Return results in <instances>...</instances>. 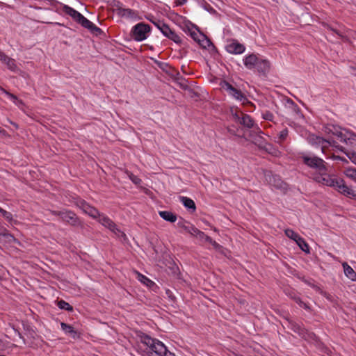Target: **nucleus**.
Listing matches in <instances>:
<instances>
[{
    "label": "nucleus",
    "instance_id": "nucleus-1",
    "mask_svg": "<svg viewBox=\"0 0 356 356\" xmlns=\"http://www.w3.org/2000/svg\"><path fill=\"white\" fill-rule=\"evenodd\" d=\"M143 343L145 346L143 350L144 356H175L158 339L147 336L144 337Z\"/></svg>",
    "mask_w": 356,
    "mask_h": 356
},
{
    "label": "nucleus",
    "instance_id": "nucleus-2",
    "mask_svg": "<svg viewBox=\"0 0 356 356\" xmlns=\"http://www.w3.org/2000/svg\"><path fill=\"white\" fill-rule=\"evenodd\" d=\"M325 131L335 136L346 145H352L356 142V134L346 129L330 124L326 127Z\"/></svg>",
    "mask_w": 356,
    "mask_h": 356
},
{
    "label": "nucleus",
    "instance_id": "nucleus-3",
    "mask_svg": "<svg viewBox=\"0 0 356 356\" xmlns=\"http://www.w3.org/2000/svg\"><path fill=\"white\" fill-rule=\"evenodd\" d=\"M51 213L53 215L60 217L63 222L72 226L81 227L83 225L76 214L70 210L63 209L61 211H53Z\"/></svg>",
    "mask_w": 356,
    "mask_h": 356
},
{
    "label": "nucleus",
    "instance_id": "nucleus-4",
    "mask_svg": "<svg viewBox=\"0 0 356 356\" xmlns=\"http://www.w3.org/2000/svg\"><path fill=\"white\" fill-rule=\"evenodd\" d=\"M303 163L308 167L315 169L316 172L323 171L325 170V162L322 159L316 156H309L308 154H303L301 156Z\"/></svg>",
    "mask_w": 356,
    "mask_h": 356
},
{
    "label": "nucleus",
    "instance_id": "nucleus-5",
    "mask_svg": "<svg viewBox=\"0 0 356 356\" xmlns=\"http://www.w3.org/2000/svg\"><path fill=\"white\" fill-rule=\"evenodd\" d=\"M150 31V26L143 22L136 24L131 29L132 37L138 42L145 40Z\"/></svg>",
    "mask_w": 356,
    "mask_h": 356
},
{
    "label": "nucleus",
    "instance_id": "nucleus-6",
    "mask_svg": "<svg viewBox=\"0 0 356 356\" xmlns=\"http://www.w3.org/2000/svg\"><path fill=\"white\" fill-rule=\"evenodd\" d=\"M97 218L99 223L113 232L117 236L120 237L125 236L124 232H122L117 227L115 223L107 216L99 213V216H98Z\"/></svg>",
    "mask_w": 356,
    "mask_h": 356
},
{
    "label": "nucleus",
    "instance_id": "nucleus-7",
    "mask_svg": "<svg viewBox=\"0 0 356 356\" xmlns=\"http://www.w3.org/2000/svg\"><path fill=\"white\" fill-rule=\"evenodd\" d=\"M97 218L99 223L113 232L117 236L120 237L125 236L124 232H122L117 227L115 223L107 216L99 213V216H98Z\"/></svg>",
    "mask_w": 356,
    "mask_h": 356
},
{
    "label": "nucleus",
    "instance_id": "nucleus-8",
    "mask_svg": "<svg viewBox=\"0 0 356 356\" xmlns=\"http://www.w3.org/2000/svg\"><path fill=\"white\" fill-rule=\"evenodd\" d=\"M97 218L99 223L113 232L117 236L120 237L125 236L124 232H122L117 227L115 223L107 216L99 213V216H98Z\"/></svg>",
    "mask_w": 356,
    "mask_h": 356
},
{
    "label": "nucleus",
    "instance_id": "nucleus-9",
    "mask_svg": "<svg viewBox=\"0 0 356 356\" xmlns=\"http://www.w3.org/2000/svg\"><path fill=\"white\" fill-rule=\"evenodd\" d=\"M97 218L99 223L113 232L117 236L120 237L125 236L124 232H122L117 227L115 223L107 216L99 213V216H98Z\"/></svg>",
    "mask_w": 356,
    "mask_h": 356
},
{
    "label": "nucleus",
    "instance_id": "nucleus-10",
    "mask_svg": "<svg viewBox=\"0 0 356 356\" xmlns=\"http://www.w3.org/2000/svg\"><path fill=\"white\" fill-rule=\"evenodd\" d=\"M97 218L99 223L113 232L117 236L120 237L125 236L124 232H122L117 227L115 223L107 216L99 213V216H98Z\"/></svg>",
    "mask_w": 356,
    "mask_h": 356
},
{
    "label": "nucleus",
    "instance_id": "nucleus-11",
    "mask_svg": "<svg viewBox=\"0 0 356 356\" xmlns=\"http://www.w3.org/2000/svg\"><path fill=\"white\" fill-rule=\"evenodd\" d=\"M222 88L225 90L229 95L234 97L235 99L245 104L248 102V99L244 93L241 90L233 87L228 82L224 81L221 83Z\"/></svg>",
    "mask_w": 356,
    "mask_h": 356
},
{
    "label": "nucleus",
    "instance_id": "nucleus-12",
    "mask_svg": "<svg viewBox=\"0 0 356 356\" xmlns=\"http://www.w3.org/2000/svg\"><path fill=\"white\" fill-rule=\"evenodd\" d=\"M327 168H325V170L323 171L314 173L313 179L315 181L323 186L333 187V186H334V181L337 178H334L327 174Z\"/></svg>",
    "mask_w": 356,
    "mask_h": 356
},
{
    "label": "nucleus",
    "instance_id": "nucleus-13",
    "mask_svg": "<svg viewBox=\"0 0 356 356\" xmlns=\"http://www.w3.org/2000/svg\"><path fill=\"white\" fill-rule=\"evenodd\" d=\"M116 14L122 17L130 19L132 20H140L142 17L139 16L138 12L130 8H125L118 6L115 8Z\"/></svg>",
    "mask_w": 356,
    "mask_h": 356
},
{
    "label": "nucleus",
    "instance_id": "nucleus-14",
    "mask_svg": "<svg viewBox=\"0 0 356 356\" xmlns=\"http://www.w3.org/2000/svg\"><path fill=\"white\" fill-rule=\"evenodd\" d=\"M225 49L232 54H241L245 51V47L238 40H232L227 44Z\"/></svg>",
    "mask_w": 356,
    "mask_h": 356
},
{
    "label": "nucleus",
    "instance_id": "nucleus-15",
    "mask_svg": "<svg viewBox=\"0 0 356 356\" xmlns=\"http://www.w3.org/2000/svg\"><path fill=\"white\" fill-rule=\"evenodd\" d=\"M77 206L86 214L90 216L94 219H97L98 216H99V211L95 207L88 204L84 200H79L77 203Z\"/></svg>",
    "mask_w": 356,
    "mask_h": 356
},
{
    "label": "nucleus",
    "instance_id": "nucleus-16",
    "mask_svg": "<svg viewBox=\"0 0 356 356\" xmlns=\"http://www.w3.org/2000/svg\"><path fill=\"white\" fill-rule=\"evenodd\" d=\"M76 22L80 24L83 27L88 29L91 33L95 35H98L102 33L101 29L86 18L83 15H81Z\"/></svg>",
    "mask_w": 356,
    "mask_h": 356
},
{
    "label": "nucleus",
    "instance_id": "nucleus-17",
    "mask_svg": "<svg viewBox=\"0 0 356 356\" xmlns=\"http://www.w3.org/2000/svg\"><path fill=\"white\" fill-rule=\"evenodd\" d=\"M159 30L161 32L168 38L172 40L176 43H180L181 42V38L172 30L168 25L164 22L161 25Z\"/></svg>",
    "mask_w": 356,
    "mask_h": 356
},
{
    "label": "nucleus",
    "instance_id": "nucleus-18",
    "mask_svg": "<svg viewBox=\"0 0 356 356\" xmlns=\"http://www.w3.org/2000/svg\"><path fill=\"white\" fill-rule=\"evenodd\" d=\"M177 226L184 229L186 232L190 233L191 235H195L198 237L204 236V233L193 225H186V222L181 220L177 222Z\"/></svg>",
    "mask_w": 356,
    "mask_h": 356
},
{
    "label": "nucleus",
    "instance_id": "nucleus-19",
    "mask_svg": "<svg viewBox=\"0 0 356 356\" xmlns=\"http://www.w3.org/2000/svg\"><path fill=\"white\" fill-rule=\"evenodd\" d=\"M259 60V58H258L257 55L251 54L245 56L243 60V64L247 69L253 70L256 67L257 64H258Z\"/></svg>",
    "mask_w": 356,
    "mask_h": 356
},
{
    "label": "nucleus",
    "instance_id": "nucleus-20",
    "mask_svg": "<svg viewBox=\"0 0 356 356\" xmlns=\"http://www.w3.org/2000/svg\"><path fill=\"white\" fill-rule=\"evenodd\" d=\"M241 116H240L238 114L235 113L234 115V118L237 119L240 124H243V126L251 128L254 125V121L252 119V118L248 115V114H244L241 113Z\"/></svg>",
    "mask_w": 356,
    "mask_h": 356
},
{
    "label": "nucleus",
    "instance_id": "nucleus-21",
    "mask_svg": "<svg viewBox=\"0 0 356 356\" xmlns=\"http://www.w3.org/2000/svg\"><path fill=\"white\" fill-rule=\"evenodd\" d=\"M308 140L312 145L321 146L322 151L326 147L327 143H330V141L316 135H310L308 137Z\"/></svg>",
    "mask_w": 356,
    "mask_h": 356
},
{
    "label": "nucleus",
    "instance_id": "nucleus-22",
    "mask_svg": "<svg viewBox=\"0 0 356 356\" xmlns=\"http://www.w3.org/2000/svg\"><path fill=\"white\" fill-rule=\"evenodd\" d=\"M0 60L6 65L7 67L12 72H17L18 70V67L16 64V61L15 59L8 56L6 54H3L1 55V58H0Z\"/></svg>",
    "mask_w": 356,
    "mask_h": 356
},
{
    "label": "nucleus",
    "instance_id": "nucleus-23",
    "mask_svg": "<svg viewBox=\"0 0 356 356\" xmlns=\"http://www.w3.org/2000/svg\"><path fill=\"white\" fill-rule=\"evenodd\" d=\"M62 10L65 13L72 17L75 22H77V20L80 18V17L82 15L79 12L76 11V10L73 9L72 8L67 5H63Z\"/></svg>",
    "mask_w": 356,
    "mask_h": 356
},
{
    "label": "nucleus",
    "instance_id": "nucleus-24",
    "mask_svg": "<svg viewBox=\"0 0 356 356\" xmlns=\"http://www.w3.org/2000/svg\"><path fill=\"white\" fill-rule=\"evenodd\" d=\"M254 69H256L257 71L259 73L265 74L270 69V63L266 59L259 58L258 64H257V66Z\"/></svg>",
    "mask_w": 356,
    "mask_h": 356
},
{
    "label": "nucleus",
    "instance_id": "nucleus-25",
    "mask_svg": "<svg viewBox=\"0 0 356 356\" xmlns=\"http://www.w3.org/2000/svg\"><path fill=\"white\" fill-rule=\"evenodd\" d=\"M179 200L180 202L186 209L191 210L193 212H194L196 210L195 204L192 199L188 197L180 196Z\"/></svg>",
    "mask_w": 356,
    "mask_h": 356
},
{
    "label": "nucleus",
    "instance_id": "nucleus-26",
    "mask_svg": "<svg viewBox=\"0 0 356 356\" xmlns=\"http://www.w3.org/2000/svg\"><path fill=\"white\" fill-rule=\"evenodd\" d=\"M60 327L62 330L66 334L71 336L73 339H76L78 337V334L76 330H74V327L65 323H61Z\"/></svg>",
    "mask_w": 356,
    "mask_h": 356
},
{
    "label": "nucleus",
    "instance_id": "nucleus-27",
    "mask_svg": "<svg viewBox=\"0 0 356 356\" xmlns=\"http://www.w3.org/2000/svg\"><path fill=\"white\" fill-rule=\"evenodd\" d=\"M159 214L161 218L168 222H175L177 219V215L171 211H160Z\"/></svg>",
    "mask_w": 356,
    "mask_h": 356
},
{
    "label": "nucleus",
    "instance_id": "nucleus-28",
    "mask_svg": "<svg viewBox=\"0 0 356 356\" xmlns=\"http://www.w3.org/2000/svg\"><path fill=\"white\" fill-rule=\"evenodd\" d=\"M347 186L343 179L337 178L334 181V186L332 188L342 194L347 189Z\"/></svg>",
    "mask_w": 356,
    "mask_h": 356
},
{
    "label": "nucleus",
    "instance_id": "nucleus-29",
    "mask_svg": "<svg viewBox=\"0 0 356 356\" xmlns=\"http://www.w3.org/2000/svg\"><path fill=\"white\" fill-rule=\"evenodd\" d=\"M343 268L344 270V273L346 277L350 279L353 281H355V277H356V273L354 271L352 267H350L347 263L344 262L343 264Z\"/></svg>",
    "mask_w": 356,
    "mask_h": 356
},
{
    "label": "nucleus",
    "instance_id": "nucleus-30",
    "mask_svg": "<svg viewBox=\"0 0 356 356\" xmlns=\"http://www.w3.org/2000/svg\"><path fill=\"white\" fill-rule=\"evenodd\" d=\"M3 92L8 96V98L10 99V100L13 101V102L17 105L19 108H22L24 106V103L21 99H19L17 96L15 95L3 90Z\"/></svg>",
    "mask_w": 356,
    "mask_h": 356
},
{
    "label": "nucleus",
    "instance_id": "nucleus-31",
    "mask_svg": "<svg viewBox=\"0 0 356 356\" xmlns=\"http://www.w3.org/2000/svg\"><path fill=\"white\" fill-rule=\"evenodd\" d=\"M137 278L138 280L143 283V284L146 285L147 286L151 287L152 285L154 284V282L149 280L146 276L143 275V274L137 272Z\"/></svg>",
    "mask_w": 356,
    "mask_h": 356
},
{
    "label": "nucleus",
    "instance_id": "nucleus-32",
    "mask_svg": "<svg viewBox=\"0 0 356 356\" xmlns=\"http://www.w3.org/2000/svg\"><path fill=\"white\" fill-rule=\"evenodd\" d=\"M296 243L303 252L309 253V247L303 238H298Z\"/></svg>",
    "mask_w": 356,
    "mask_h": 356
},
{
    "label": "nucleus",
    "instance_id": "nucleus-33",
    "mask_svg": "<svg viewBox=\"0 0 356 356\" xmlns=\"http://www.w3.org/2000/svg\"><path fill=\"white\" fill-rule=\"evenodd\" d=\"M284 232L287 237L296 242L301 237L298 233L295 232L291 229H286Z\"/></svg>",
    "mask_w": 356,
    "mask_h": 356
},
{
    "label": "nucleus",
    "instance_id": "nucleus-34",
    "mask_svg": "<svg viewBox=\"0 0 356 356\" xmlns=\"http://www.w3.org/2000/svg\"><path fill=\"white\" fill-rule=\"evenodd\" d=\"M57 306L61 309L66 311L72 312L73 310V307L67 302L65 300H60L57 303Z\"/></svg>",
    "mask_w": 356,
    "mask_h": 356
},
{
    "label": "nucleus",
    "instance_id": "nucleus-35",
    "mask_svg": "<svg viewBox=\"0 0 356 356\" xmlns=\"http://www.w3.org/2000/svg\"><path fill=\"white\" fill-rule=\"evenodd\" d=\"M146 19L154 24V26L159 29L161 26V25L163 23V22L156 19L153 15H151L146 16Z\"/></svg>",
    "mask_w": 356,
    "mask_h": 356
},
{
    "label": "nucleus",
    "instance_id": "nucleus-36",
    "mask_svg": "<svg viewBox=\"0 0 356 356\" xmlns=\"http://www.w3.org/2000/svg\"><path fill=\"white\" fill-rule=\"evenodd\" d=\"M345 175L348 177H349V178L356 181V169L352 168H349L346 170Z\"/></svg>",
    "mask_w": 356,
    "mask_h": 356
},
{
    "label": "nucleus",
    "instance_id": "nucleus-37",
    "mask_svg": "<svg viewBox=\"0 0 356 356\" xmlns=\"http://www.w3.org/2000/svg\"><path fill=\"white\" fill-rule=\"evenodd\" d=\"M342 194L348 197L356 200V193L349 186H347V189Z\"/></svg>",
    "mask_w": 356,
    "mask_h": 356
},
{
    "label": "nucleus",
    "instance_id": "nucleus-38",
    "mask_svg": "<svg viewBox=\"0 0 356 356\" xmlns=\"http://www.w3.org/2000/svg\"><path fill=\"white\" fill-rule=\"evenodd\" d=\"M0 213L8 222H11L13 220V215L10 212H8L0 207Z\"/></svg>",
    "mask_w": 356,
    "mask_h": 356
},
{
    "label": "nucleus",
    "instance_id": "nucleus-39",
    "mask_svg": "<svg viewBox=\"0 0 356 356\" xmlns=\"http://www.w3.org/2000/svg\"><path fill=\"white\" fill-rule=\"evenodd\" d=\"M288 129H284L283 130H282L279 134H278V140L277 142L278 143H281L282 142L283 140H284L287 136H288Z\"/></svg>",
    "mask_w": 356,
    "mask_h": 356
},
{
    "label": "nucleus",
    "instance_id": "nucleus-40",
    "mask_svg": "<svg viewBox=\"0 0 356 356\" xmlns=\"http://www.w3.org/2000/svg\"><path fill=\"white\" fill-rule=\"evenodd\" d=\"M190 34L193 39L196 42L201 41L200 38H204V35L199 31H191Z\"/></svg>",
    "mask_w": 356,
    "mask_h": 356
},
{
    "label": "nucleus",
    "instance_id": "nucleus-41",
    "mask_svg": "<svg viewBox=\"0 0 356 356\" xmlns=\"http://www.w3.org/2000/svg\"><path fill=\"white\" fill-rule=\"evenodd\" d=\"M201 41H198L200 45L206 48L207 46H209L211 43L209 40H208L206 36L204 35V38H201Z\"/></svg>",
    "mask_w": 356,
    "mask_h": 356
},
{
    "label": "nucleus",
    "instance_id": "nucleus-42",
    "mask_svg": "<svg viewBox=\"0 0 356 356\" xmlns=\"http://www.w3.org/2000/svg\"><path fill=\"white\" fill-rule=\"evenodd\" d=\"M202 6L211 13H215V10L207 3V1H202Z\"/></svg>",
    "mask_w": 356,
    "mask_h": 356
},
{
    "label": "nucleus",
    "instance_id": "nucleus-43",
    "mask_svg": "<svg viewBox=\"0 0 356 356\" xmlns=\"http://www.w3.org/2000/svg\"><path fill=\"white\" fill-rule=\"evenodd\" d=\"M346 156L348 158L354 163L356 165V153L355 152H346Z\"/></svg>",
    "mask_w": 356,
    "mask_h": 356
},
{
    "label": "nucleus",
    "instance_id": "nucleus-44",
    "mask_svg": "<svg viewBox=\"0 0 356 356\" xmlns=\"http://www.w3.org/2000/svg\"><path fill=\"white\" fill-rule=\"evenodd\" d=\"M129 177L130 179L132 181V182L134 183L135 184H140L141 179L140 178H138L137 176L134 175V174L130 173Z\"/></svg>",
    "mask_w": 356,
    "mask_h": 356
},
{
    "label": "nucleus",
    "instance_id": "nucleus-45",
    "mask_svg": "<svg viewBox=\"0 0 356 356\" xmlns=\"http://www.w3.org/2000/svg\"><path fill=\"white\" fill-rule=\"evenodd\" d=\"M3 237H4L8 242H12V241H16V239L15 238V237L10 234H8V233H4V234H1Z\"/></svg>",
    "mask_w": 356,
    "mask_h": 356
},
{
    "label": "nucleus",
    "instance_id": "nucleus-46",
    "mask_svg": "<svg viewBox=\"0 0 356 356\" xmlns=\"http://www.w3.org/2000/svg\"><path fill=\"white\" fill-rule=\"evenodd\" d=\"M263 118L265 120L271 121L273 118V115L272 113H270L269 111H266L265 113L263 114Z\"/></svg>",
    "mask_w": 356,
    "mask_h": 356
},
{
    "label": "nucleus",
    "instance_id": "nucleus-47",
    "mask_svg": "<svg viewBox=\"0 0 356 356\" xmlns=\"http://www.w3.org/2000/svg\"><path fill=\"white\" fill-rule=\"evenodd\" d=\"M336 143L335 142H333L332 143H330L331 145L335 147L338 150L343 152L346 154V152H348L347 151H346L345 148L339 145H336L335 144Z\"/></svg>",
    "mask_w": 356,
    "mask_h": 356
},
{
    "label": "nucleus",
    "instance_id": "nucleus-48",
    "mask_svg": "<svg viewBox=\"0 0 356 356\" xmlns=\"http://www.w3.org/2000/svg\"><path fill=\"white\" fill-rule=\"evenodd\" d=\"M273 179H274V185L277 187H282V181L277 177H273Z\"/></svg>",
    "mask_w": 356,
    "mask_h": 356
},
{
    "label": "nucleus",
    "instance_id": "nucleus-49",
    "mask_svg": "<svg viewBox=\"0 0 356 356\" xmlns=\"http://www.w3.org/2000/svg\"><path fill=\"white\" fill-rule=\"evenodd\" d=\"M290 298L293 299L297 304L299 305V302H301V299L300 297L297 296L296 294H290Z\"/></svg>",
    "mask_w": 356,
    "mask_h": 356
},
{
    "label": "nucleus",
    "instance_id": "nucleus-50",
    "mask_svg": "<svg viewBox=\"0 0 356 356\" xmlns=\"http://www.w3.org/2000/svg\"><path fill=\"white\" fill-rule=\"evenodd\" d=\"M290 298L293 299L297 304L299 305V302H301V299L300 297L297 296L296 294H290Z\"/></svg>",
    "mask_w": 356,
    "mask_h": 356
},
{
    "label": "nucleus",
    "instance_id": "nucleus-51",
    "mask_svg": "<svg viewBox=\"0 0 356 356\" xmlns=\"http://www.w3.org/2000/svg\"><path fill=\"white\" fill-rule=\"evenodd\" d=\"M290 298L293 299L297 304L299 305V302H301V299L300 297L297 296L296 294H290Z\"/></svg>",
    "mask_w": 356,
    "mask_h": 356
},
{
    "label": "nucleus",
    "instance_id": "nucleus-52",
    "mask_svg": "<svg viewBox=\"0 0 356 356\" xmlns=\"http://www.w3.org/2000/svg\"><path fill=\"white\" fill-rule=\"evenodd\" d=\"M290 298L293 299L297 304L299 305V302H301V299L300 297L297 296L296 294H290Z\"/></svg>",
    "mask_w": 356,
    "mask_h": 356
},
{
    "label": "nucleus",
    "instance_id": "nucleus-53",
    "mask_svg": "<svg viewBox=\"0 0 356 356\" xmlns=\"http://www.w3.org/2000/svg\"><path fill=\"white\" fill-rule=\"evenodd\" d=\"M299 306L304 308L305 309L307 310V311H310V307L309 306V305L305 302H303L302 300H301L300 302H299Z\"/></svg>",
    "mask_w": 356,
    "mask_h": 356
},
{
    "label": "nucleus",
    "instance_id": "nucleus-54",
    "mask_svg": "<svg viewBox=\"0 0 356 356\" xmlns=\"http://www.w3.org/2000/svg\"><path fill=\"white\" fill-rule=\"evenodd\" d=\"M333 159L341 161L342 162L346 163H348V160L346 158L341 157L340 156L333 155Z\"/></svg>",
    "mask_w": 356,
    "mask_h": 356
},
{
    "label": "nucleus",
    "instance_id": "nucleus-55",
    "mask_svg": "<svg viewBox=\"0 0 356 356\" xmlns=\"http://www.w3.org/2000/svg\"><path fill=\"white\" fill-rule=\"evenodd\" d=\"M201 238H204L206 241H207V242H209L210 243L213 241L212 238L210 236H207L205 234H204V236H202Z\"/></svg>",
    "mask_w": 356,
    "mask_h": 356
},
{
    "label": "nucleus",
    "instance_id": "nucleus-56",
    "mask_svg": "<svg viewBox=\"0 0 356 356\" xmlns=\"http://www.w3.org/2000/svg\"><path fill=\"white\" fill-rule=\"evenodd\" d=\"M324 26L327 27L329 30L336 33L337 34H339L338 31H337L336 30H334V29L331 28L329 25L326 24H323Z\"/></svg>",
    "mask_w": 356,
    "mask_h": 356
},
{
    "label": "nucleus",
    "instance_id": "nucleus-57",
    "mask_svg": "<svg viewBox=\"0 0 356 356\" xmlns=\"http://www.w3.org/2000/svg\"><path fill=\"white\" fill-rule=\"evenodd\" d=\"M211 244L214 248H219V247H220V245H219L218 243H216L215 241H213L211 243Z\"/></svg>",
    "mask_w": 356,
    "mask_h": 356
},
{
    "label": "nucleus",
    "instance_id": "nucleus-58",
    "mask_svg": "<svg viewBox=\"0 0 356 356\" xmlns=\"http://www.w3.org/2000/svg\"><path fill=\"white\" fill-rule=\"evenodd\" d=\"M6 134H7L6 131L0 127V134H1L3 136H6Z\"/></svg>",
    "mask_w": 356,
    "mask_h": 356
},
{
    "label": "nucleus",
    "instance_id": "nucleus-59",
    "mask_svg": "<svg viewBox=\"0 0 356 356\" xmlns=\"http://www.w3.org/2000/svg\"><path fill=\"white\" fill-rule=\"evenodd\" d=\"M178 3H176V6H181L184 3H185L186 1H177Z\"/></svg>",
    "mask_w": 356,
    "mask_h": 356
},
{
    "label": "nucleus",
    "instance_id": "nucleus-60",
    "mask_svg": "<svg viewBox=\"0 0 356 356\" xmlns=\"http://www.w3.org/2000/svg\"><path fill=\"white\" fill-rule=\"evenodd\" d=\"M3 52L0 50V58H1V55H3Z\"/></svg>",
    "mask_w": 356,
    "mask_h": 356
},
{
    "label": "nucleus",
    "instance_id": "nucleus-61",
    "mask_svg": "<svg viewBox=\"0 0 356 356\" xmlns=\"http://www.w3.org/2000/svg\"><path fill=\"white\" fill-rule=\"evenodd\" d=\"M228 131L230 132V133L234 134V131H232L230 129H228Z\"/></svg>",
    "mask_w": 356,
    "mask_h": 356
},
{
    "label": "nucleus",
    "instance_id": "nucleus-62",
    "mask_svg": "<svg viewBox=\"0 0 356 356\" xmlns=\"http://www.w3.org/2000/svg\"><path fill=\"white\" fill-rule=\"evenodd\" d=\"M295 327L297 328V330H300V327H298V325H295Z\"/></svg>",
    "mask_w": 356,
    "mask_h": 356
}]
</instances>
